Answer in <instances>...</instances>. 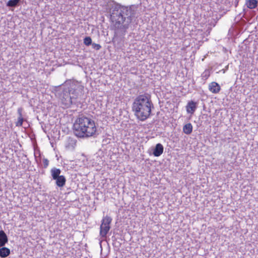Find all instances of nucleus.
<instances>
[{
	"instance_id": "ddd939ff",
	"label": "nucleus",
	"mask_w": 258,
	"mask_h": 258,
	"mask_svg": "<svg viewBox=\"0 0 258 258\" xmlns=\"http://www.w3.org/2000/svg\"><path fill=\"white\" fill-rule=\"evenodd\" d=\"M258 2L256 0H246V6L250 9L255 8L257 6Z\"/></svg>"
},
{
	"instance_id": "9d476101",
	"label": "nucleus",
	"mask_w": 258,
	"mask_h": 258,
	"mask_svg": "<svg viewBox=\"0 0 258 258\" xmlns=\"http://www.w3.org/2000/svg\"><path fill=\"white\" fill-rule=\"evenodd\" d=\"M54 180H55V183L56 185L59 187H63L66 184V179L63 175L60 176L59 177L56 178Z\"/></svg>"
},
{
	"instance_id": "f3484780",
	"label": "nucleus",
	"mask_w": 258,
	"mask_h": 258,
	"mask_svg": "<svg viewBox=\"0 0 258 258\" xmlns=\"http://www.w3.org/2000/svg\"><path fill=\"white\" fill-rule=\"evenodd\" d=\"M76 141L75 140L70 139H69V143L68 145L67 146L68 147H72L73 148H74L75 146L76 145Z\"/></svg>"
},
{
	"instance_id": "6ab92c4d",
	"label": "nucleus",
	"mask_w": 258,
	"mask_h": 258,
	"mask_svg": "<svg viewBox=\"0 0 258 258\" xmlns=\"http://www.w3.org/2000/svg\"><path fill=\"white\" fill-rule=\"evenodd\" d=\"M210 76V73L208 71H205L203 74L202 75V77L205 80H206Z\"/></svg>"
},
{
	"instance_id": "20e7f679",
	"label": "nucleus",
	"mask_w": 258,
	"mask_h": 258,
	"mask_svg": "<svg viewBox=\"0 0 258 258\" xmlns=\"http://www.w3.org/2000/svg\"><path fill=\"white\" fill-rule=\"evenodd\" d=\"M79 87L75 85H70L69 87L64 86L57 91V95L65 107H69L71 105L76 103Z\"/></svg>"
},
{
	"instance_id": "f8f14e48",
	"label": "nucleus",
	"mask_w": 258,
	"mask_h": 258,
	"mask_svg": "<svg viewBox=\"0 0 258 258\" xmlns=\"http://www.w3.org/2000/svg\"><path fill=\"white\" fill-rule=\"evenodd\" d=\"M50 172L53 179H55L61 176L60 175L61 170L59 169L54 167L51 169Z\"/></svg>"
},
{
	"instance_id": "a211bd4d",
	"label": "nucleus",
	"mask_w": 258,
	"mask_h": 258,
	"mask_svg": "<svg viewBox=\"0 0 258 258\" xmlns=\"http://www.w3.org/2000/svg\"><path fill=\"white\" fill-rule=\"evenodd\" d=\"M24 120L25 119H24V118L18 117V121L16 123V125L17 126H21L22 125V124H23V122L24 121Z\"/></svg>"
},
{
	"instance_id": "f257e3e1",
	"label": "nucleus",
	"mask_w": 258,
	"mask_h": 258,
	"mask_svg": "<svg viewBox=\"0 0 258 258\" xmlns=\"http://www.w3.org/2000/svg\"><path fill=\"white\" fill-rule=\"evenodd\" d=\"M111 19L114 29V37L122 39L133 19L136 17L137 7L135 5L124 6L114 1L109 3Z\"/></svg>"
},
{
	"instance_id": "2eb2a0df",
	"label": "nucleus",
	"mask_w": 258,
	"mask_h": 258,
	"mask_svg": "<svg viewBox=\"0 0 258 258\" xmlns=\"http://www.w3.org/2000/svg\"><path fill=\"white\" fill-rule=\"evenodd\" d=\"M21 0H9L7 3V6L8 7H16L18 6Z\"/></svg>"
},
{
	"instance_id": "9b49d317",
	"label": "nucleus",
	"mask_w": 258,
	"mask_h": 258,
	"mask_svg": "<svg viewBox=\"0 0 258 258\" xmlns=\"http://www.w3.org/2000/svg\"><path fill=\"white\" fill-rule=\"evenodd\" d=\"M10 249L6 247L0 246V257L2 258L8 256L10 254Z\"/></svg>"
},
{
	"instance_id": "0eeeda50",
	"label": "nucleus",
	"mask_w": 258,
	"mask_h": 258,
	"mask_svg": "<svg viewBox=\"0 0 258 258\" xmlns=\"http://www.w3.org/2000/svg\"><path fill=\"white\" fill-rule=\"evenodd\" d=\"M164 147L163 145L158 143L156 145L155 147L153 149V154L155 157L160 156L163 152Z\"/></svg>"
},
{
	"instance_id": "412c9836",
	"label": "nucleus",
	"mask_w": 258,
	"mask_h": 258,
	"mask_svg": "<svg viewBox=\"0 0 258 258\" xmlns=\"http://www.w3.org/2000/svg\"><path fill=\"white\" fill-rule=\"evenodd\" d=\"M22 111L23 108L22 107H20L18 109V114L19 115L18 117L23 118L22 115Z\"/></svg>"
},
{
	"instance_id": "f03ea898",
	"label": "nucleus",
	"mask_w": 258,
	"mask_h": 258,
	"mask_svg": "<svg viewBox=\"0 0 258 258\" xmlns=\"http://www.w3.org/2000/svg\"><path fill=\"white\" fill-rule=\"evenodd\" d=\"M154 108L151 96L147 93L138 96L132 105V110L135 115L142 121L150 116L152 109Z\"/></svg>"
},
{
	"instance_id": "4be33fe9",
	"label": "nucleus",
	"mask_w": 258,
	"mask_h": 258,
	"mask_svg": "<svg viewBox=\"0 0 258 258\" xmlns=\"http://www.w3.org/2000/svg\"><path fill=\"white\" fill-rule=\"evenodd\" d=\"M43 162L44 164V167L46 168L48 165L49 161L47 159L44 158L43 159Z\"/></svg>"
},
{
	"instance_id": "aec40b11",
	"label": "nucleus",
	"mask_w": 258,
	"mask_h": 258,
	"mask_svg": "<svg viewBox=\"0 0 258 258\" xmlns=\"http://www.w3.org/2000/svg\"><path fill=\"white\" fill-rule=\"evenodd\" d=\"M92 47L94 49H96V50H98L101 48V45L99 44H96V43H93L92 44Z\"/></svg>"
},
{
	"instance_id": "6e6552de",
	"label": "nucleus",
	"mask_w": 258,
	"mask_h": 258,
	"mask_svg": "<svg viewBox=\"0 0 258 258\" xmlns=\"http://www.w3.org/2000/svg\"><path fill=\"white\" fill-rule=\"evenodd\" d=\"M209 90L213 93H218L220 91L221 88L220 85L216 82H213L209 85Z\"/></svg>"
},
{
	"instance_id": "1a4fd4ad",
	"label": "nucleus",
	"mask_w": 258,
	"mask_h": 258,
	"mask_svg": "<svg viewBox=\"0 0 258 258\" xmlns=\"http://www.w3.org/2000/svg\"><path fill=\"white\" fill-rule=\"evenodd\" d=\"M8 242V238L3 230H0V246H4Z\"/></svg>"
},
{
	"instance_id": "423d86ee",
	"label": "nucleus",
	"mask_w": 258,
	"mask_h": 258,
	"mask_svg": "<svg viewBox=\"0 0 258 258\" xmlns=\"http://www.w3.org/2000/svg\"><path fill=\"white\" fill-rule=\"evenodd\" d=\"M197 108V103L193 101H189L186 106L187 112L191 114H194Z\"/></svg>"
},
{
	"instance_id": "dca6fc26",
	"label": "nucleus",
	"mask_w": 258,
	"mask_h": 258,
	"mask_svg": "<svg viewBox=\"0 0 258 258\" xmlns=\"http://www.w3.org/2000/svg\"><path fill=\"white\" fill-rule=\"evenodd\" d=\"M84 43L86 45V46H89L91 44H92V39L90 37H86L84 39Z\"/></svg>"
},
{
	"instance_id": "39448f33",
	"label": "nucleus",
	"mask_w": 258,
	"mask_h": 258,
	"mask_svg": "<svg viewBox=\"0 0 258 258\" xmlns=\"http://www.w3.org/2000/svg\"><path fill=\"white\" fill-rule=\"evenodd\" d=\"M111 221V218L108 216L103 218L100 227V235L102 237H106L107 234L110 229V224Z\"/></svg>"
},
{
	"instance_id": "4468645a",
	"label": "nucleus",
	"mask_w": 258,
	"mask_h": 258,
	"mask_svg": "<svg viewBox=\"0 0 258 258\" xmlns=\"http://www.w3.org/2000/svg\"><path fill=\"white\" fill-rule=\"evenodd\" d=\"M192 131V126L190 123L185 124L183 127V132L186 135H189Z\"/></svg>"
},
{
	"instance_id": "7ed1b4c3",
	"label": "nucleus",
	"mask_w": 258,
	"mask_h": 258,
	"mask_svg": "<svg viewBox=\"0 0 258 258\" xmlns=\"http://www.w3.org/2000/svg\"><path fill=\"white\" fill-rule=\"evenodd\" d=\"M96 130L94 121L83 114L79 115L73 124L75 135L81 138L93 136Z\"/></svg>"
}]
</instances>
